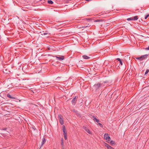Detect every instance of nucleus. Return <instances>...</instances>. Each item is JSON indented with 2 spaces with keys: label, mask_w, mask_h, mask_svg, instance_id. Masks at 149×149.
Listing matches in <instances>:
<instances>
[{
  "label": "nucleus",
  "mask_w": 149,
  "mask_h": 149,
  "mask_svg": "<svg viewBox=\"0 0 149 149\" xmlns=\"http://www.w3.org/2000/svg\"><path fill=\"white\" fill-rule=\"evenodd\" d=\"M149 16V14L148 15L146 16L145 17V19H147V18Z\"/></svg>",
  "instance_id": "obj_23"
},
{
  "label": "nucleus",
  "mask_w": 149,
  "mask_h": 149,
  "mask_svg": "<svg viewBox=\"0 0 149 149\" xmlns=\"http://www.w3.org/2000/svg\"><path fill=\"white\" fill-rule=\"evenodd\" d=\"M98 124L100 126V127H103V125H102V124L100 123H98Z\"/></svg>",
  "instance_id": "obj_21"
},
{
  "label": "nucleus",
  "mask_w": 149,
  "mask_h": 149,
  "mask_svg": "<svg viewBox=\"0 0 149 149\" xmlns=\"http://www.w3.org/2000/svg\"><path fill=\"white\" fill-rule=\"evenodd\" d=\"M148 56V55L146 54L142 55L140 57L136 58L137 60H139L140 61H141L144 60L147 58Z\"/></svg>",
  "instance_id": "obj_1"
},
{
  "label": "nucleus",
  "mask_w": 149,
  "mask_h": 149,
  "mask_svg": "<svg viewBox=\"0 0 149 149\" xmlns=\"http://www.w3.org/2000/svg\"><path fill=\"white\" fill-rule=\"evenodd\" d=\"M61 144L62 146V147L64 146V142H63V138H62L61 139Z\"/></svg>",
  "instance_id": "obj_18"
},
{
  "label": "nucleus",
  "mask_w": 149,
  "mask_h": 149,
  "mask_svg": "<svg viewBox=\"0 0 149 149\" xmlns=\"http://www.w3.org/2000/svg\"><path fill=\"white\" fill-rule=\"evenodd\" d=\"M82 27H85L82 26Z\"/></svg>",
  "instance_id": "obj_27"
},
{
  "label": "nucleus",
  "mask_w": 149,
  "mask_h": 149,
  "mask_svg": "<svg viewBox=\"0 0 149 149\" xmlns=\"http://www.w3.org/2000/svg\"><path fill=\"white\" fill-rule=\"evenodd\" d=\"M116 60L119 61L121 65H123V63L120 59V58H117L116 59Z\"/></svg>",
  "instance_id": "obj_14"
},
{
  "label": "nucleus",
  "mask_w": 149,
  "mask_h": 149,
  "mask_svg": "<svg viewBox=\"0 0 149 149\" xmlns=\"http://www.w3.org/2000/svg\"><path fill=\"white\" fill-rule=\"evenodd\" d=\"M133 20H136L138 19V17L136 16L133 17Z\"/></svg>",
  "instance_id": "obj_16"
},
{
  "label": "nucleus",
  "mask_w": 149,
  "mask_h": 149,
  "mask_svg": "<svg viewBox=\"0 0 149 149\" xmlns=\"http://www.w3.org/2000/svg\"><path fill=\"white\" fill-rule=\"evenodd\" d=\"M58 117L61 124L63 125L64 124L63 116L61 115H59L58 116Z\"/></svg>",
  "instance_id": "obj_5"
},
{
  "label": "nucleus",
  "mask_w": 149,
  "mask_h": 149,
  "mask_svg": "<svg viewBox=\"0 0 149 149\" xmlns=\"http://www.w3.org/2000/svg\"><path fill=\"white\" fill-rule=\"evenodd\" d=\"M102 19H97L96 20H94V21L95 22H102Z\"/></svg>",
  "instance_id": "obj_15"
},
{
  "label": "nucleus",
  "mask_w": 149,
  "mask_h": 149,
  "mask_svg": "<svg viewBox=\"0 0 149 149\" xmlns=\"http://www.w3.org/2000/svg\"><path fill=\"white\" fill-rule=\"evenodd\" d=\"M133 17H130V18H128L127 19V20H133Z\"/></svg>",
  "instance_id": "obj_19"
},
{
  "label": "nucleus",
  "mask_w": 149,
  "mask_h": 149,
  "mask_svg": "<svg viewBox=\"0 0 149 149\" xmlns=\"http://www.w3.org/2000/svg\"><path fill=\"white\" fill-rule=\"evenodd\" d=\"M77 96H75L74 98L72 100V103L73 105H74L75 103L77 100Z\"/></svg>",
  "instance_id": "obj_8"
},
{
  "label": "nucleus",
  "mask_w": 149,
  "mask_h": 149,
  "mask_svg": "<svg viewBox=\"0 0 149 149\" xmlns=\"http://www.w3.org/2000/svg\"><path fill=\"white\" fill-rule=\"evenodd\" d=\"M55 57L57 60L60 61L63 60L64 58V56H61V57L57 56H56Z\"/></svg>",
  "instance_id": "obj_6"
},
{
  "label": "nucleus",
  "mask_w": 149,
  "mask_h": 149,
  "mask_svg": "<svg viewBox=\"0 0 149 149\" xmlns=\"http://www.w3.org/2000/svg\"><path fill=\"white\" fill-rule=\"evenodd\" d=\"M84 129V130L88 134H91V132L86 127L84 126L83 127Z\"/></svg>",
  "instance_id": "obj_7"
},
{
  "label": "nucleus",
  "mask_w": 149,
  "mask_h": 149,
  "mask_svg": "<svg viewBox=\"0 0 149 149\" xmlns=\"http://www.w3.org/2000/svg\"><path fill=\"white\" fill-rule=\"evenodd\" d=\"M115 142L113 141H111L110 142V144L111 145L114 144Z\"/></svg>",
  "instance_id": "obj_20"
},
{
  "label": "nucleus",
  "mask_w": 149,
  "mask_h": 149,
  "mask_svg": "<svg viewBox=\"0 0 149 149\" xmlns=\"http://www.w3.org/2000/svg\"><path fill=\"white\" fill-rule=\"evenodd\" d=\"M46 142V140L44 137L42 139V141L41 143V147Z\"/></svg>",
  "instance_id": "obj_11"
},
{
  "label": "nucleus",
  "mask_w": 149,
  "mask_h": 149,
  "mask_svg": "<svg viewBox=\"0 0 149 149\" xmlns=\"http://www.w3.org/2000/svg\"><path fill=\"white\" fill-rule=\"evenodd\" d=\"M149 72V70H147L145 72V74L146 75V74H147Z\"/></svg>",
  "instance_id": "obj_22"
},
{
  "label": "nucleus",
  "mask_w": 149,
  "mask_h": 149,
  "mask_svg": "<svg viewBox=\"0 0 149 149\" xmlns=\"http://www.w3.org/2000/svg\"><path fill=\"white\" fill-rule=\"evenodd\" d=\"M82 57L83 58L86 59H89L90 57L86 56V55H83L82 56Z\"/></svg>",
  "instance_id": "obj_13"
},
{
  "label": "nucleus",
  "mask_w": 149,
  "mask_h": 149,
  "mask_svg": "<svg viewBox=\"0 0 149 149\" xmlns=\"http://www.w3.org/2000/svg\"><path fill=\"white\" fill-rule=\"evenodd\" d=\"M146 49L148 50H149V46L146 48Z\"/></svg>",
  "instance_id": "obj_25"
},
{
  "label": "nucleus",
  "mask_w": 149,
  "mask_h": 149,
  "mask_svg": "<svg viewBox=\"0 0 149 149\" xmlns=\"http://www.w3.org/2000/svg\"><path fill=\"white\" fill-rule=\"evenodd\" d=\"M47 34H48L47 33H42V35H46Z\"/></svg>",
  "instance_id": "obj_24"
},
{
  "label": "nucleus",
  "mask_w": 149,
  "mask_h": 149,
  "mask_svg": "<svg viewBox=\"0 0 149 149\" xmlns=\"http://www.w3.org/2000/svg\"><path fill=\"white\" fill-rule=\"evenodd\" d=\"M63 132L64 138L65 140H66L67 139V133L64 125L63 126Z\"/></svg>",
  "instance_id": "obj_4"
},
{
  "label": "nucleus",
  "mask_w": 149,
  "mask_h": 149,
  "mask_svg": "<svg viewBox=\"0 0 149 149\" xmlns=\"http://www.w3.org/2000/svg\"><path fill=\"white\" fill-rule=\"evenodd\" d=\"M104 86L103 84L98 83L97 84H95L94 85V87L96 90H98L99 88H102Z\"/></svg>",
  "instance_id": "obj_2"
},
{
  "label": "nucleus",
  "mask_w": 149,
  "mask_h": 149,
  "mask_svg": "<svg viewBox=\"0 0 149 149\" xmlns=\"http://www.w3.org/2000/svg\"><path fill=\"white\" fill-rule=\"evenodd\" d=\"M7 96L10 98V99H15V97H13L12 96H11L9 94H7Z\"/></svg>",
  "instance_id": "obj_12"
},
{
  "label": "nucleus",
  "mask_w": 149,
  "mask_h": 149,
  "mask_svg": "<svg viewBox=\"0 0 149 149\" xmlns=\"http://www.w3.org/2000/svg\"><path fill=\"white\" fill-rule=\"evenodd\" d=\"M104 139L107 141L109 142L110 139L109 135L108 134L105 133L104 136Z\"/></svg>",
  "instance_id": "obj_3"
},
{
  "label": "nucleus",
  "mask_w": 149,
  "mask_h": 149,
  "mask_svg": "<svg viewBox=\"0 0 149 149\" xmlns=\"http://www.w3.org/2000/svg\"><path fill=\"white\" fill-rule=\"evenodd\" d=\"M93 119L97 123L100 122L99 120L96 118L94 116H93Z\"/></svg>",
  "instance_id": "obj_9"
},
{
  "label": "nucleus",
  "mask_w": 149,
  "mask_h": 149,
  "mask_svg": "<svg viewBox=\"0 0 149 149\" xmlns=\"http://www.w3.org/2000/svg\"><path fill=\"white\" fill-rule=\"evenodd\" d=\"M105 146L107 147L108 149H114L113 148L106 143H105Z\"/></svg>",
  "instance_id": "obj_10"
},
{
  "label": "nucleus",
  "mask_w": 149,
  "mask_h": 149,
  "mask_svg": "<svg viewBox=\"0 0 149 149\" xmlns=\"http://www.w3.org/2000/svg\"><path fill=\"white\" fill-rule=\"evenodd\" d=\"M48 3L52 4L53 3V2L51 0H49L48 1Z\"/></svg>",
  "instance_id": "obj_17"
},
{
  "label": "nucleus",
  "mask_w": 149,
  "mask_h": 149,
  "mask_svg": "<svg viewBox=\"0 0 149 149\" xmlns=\"http://www.w3.org/2000/svg\"><path fill=\"white\" fill-rule=\"evenodd\" d=\"M40 1H42V0H39Z\"/></svg>",
  "instance_id": "obj_26"
}]
</instances>
